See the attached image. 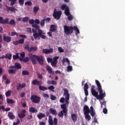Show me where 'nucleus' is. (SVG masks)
Returning a JSON list of instances; mask_svg holds the SVG:
<instances>
[{
	"label": "nucleus",
	"mask_w": 125,
	"mask_h": 125,
	"mask_svg": "<svg viewBox=\"0 0 125 125\" xmlns=\"http://www.w3.org/2000/svg\"><path fill=\"white\" fill-rule=\"evenodd\" d=\"M96 84H97L98 90L99 92V95H98V92H97L95 90V87L94 85H92L91 88V92L92 95L95 97H96L98 100H102L105 96H106V93L105 92L103 93V90H102V86H101V84L100 82L98 80H95Z\"/></svg>",
	"instance_id": "f257e3e1"
},
{
	"label": "nucleus",
	"mask_w": 125,
	"mask_h": 125,
	"mask_svg": "<svg viewBox=\"0 0 125 125\" xmlns=\"http://www.w3.org/2000/svg\"><path fill=\"white\" fill-rule=\"evenodd\" d=\"M32 27L36 30H38V33H34L33 34V37L34 38L35 40H37L38 38V40H41L40 38H41V39H43V40H45V39H46V36L44 35V33L42 32V29H40V26L39 25L36 24H33L32 25Z\"/></svg>",
	"instance_id": "f03ea898"
},
{
	"label": "nucleus",
	"mask_w": 125,
	"mask_h": 125,
	"mask_svg": "<svg viewBox=\"0 0 125 125\" xmlns=\"http://www.w3.org/2000/svg\"><path fill=\"white\" fill-rule=\"evenodd\" d=\"M29 56L30 58L31 62L33 65H36L37 64V61L38 62L40 65L42 66L43 65V57L42 56H37L36 55H33L32 53L29 54Z\"/></svg>",
	"instance_id": "7ed1b4c3"
},
{
	"label": "nucleus",
	"mask_w": 125,
	"mask_h": 125,
	"mask_svg": "<svg viewBox=\"0 0 125 125\" xmlns=\"http://www.w3.org/2000/svg\"><path fill=\"white\" fill-rule=\"evenodd\" d=\"M64 33L66 36H69L74 33V30L76 32L77 34H80V30L78 28L77 26H68V25H64L63 26Z\"/></svg>",
	"instance_id": "20e7f679"
},
{
	"label": "nucleus",
	"mask_w": 125,
	"mask_h": 125,
	"mask_svg": "<svg viewBox=\"0 0 125 125\" xmlns=\"http://www.w3.org/2000/svg\"><path fill=\"white\" fill-rule=\"evenodd\" d=\"M67 105L65 104H63L61 105V108L62 110L58 113V115L59 118H63V117H67V114H68V109H67Z\"/></svg>",
	"instance_id": "39448f33"
},
{
	"label": "nucleus",
	"mask_w": 125,
	"mask_h": 125,
	"mask_svg": "<svg viewBox=\"0 0 125 125\" xmlns=\"http://www.w3.org/2000/svg\"><path fill=\"white\" fill-rule=\"evenodd\" d=\"M8 18H6L3 20V18L0 16V24H3V25H5L6 24H9V25H13V26L16 25V24L15 23V21L14 20H11L9 22H8Z\"/></svg>",
	"instance_id": "423d86ee"
},
{
	"label": "nucleus",
	"mask_w": 125,
	"mask_h": 125,
	"mask_svg": "<svg viewBox=\"0 0 125 125\" xmlns=\"http://www.w3.org/2000/svg\"><path fill=\"white\" fill-rule=\"evenodd\" d=\"M83 110L84 111V114L85 115L86 120H87L88 121H90L91 117L89 116V112H90L89 107H88V106L87 105H85L83 107Z\"/></svg>",
	"instance_id": "0eeeda50"
},
{
	"label": "nucleus",
	"mask_w": 125,
	"mask_h": 125,
	"mask_svg": "<svg viewBox=\"0 0 125 125\" xmlns=\"http://www.w3.org/2000/svg\"><path fill=\"white\" fill-rule=\"evenodd\" d=\"M63 96H64L65 99V103L66 104H69V100H70V94L69 93V91L66 89L63 88Z\"/></svg>",
	"instance_id": "6e6552de"
},
{
	"label": "nucleus",
	"mask_w": 125,
	"mask_h": 125,
	"mask_svg": "<svg viewBox=\"0 0 125 125\" xmlns=\"http://www.w3.org/2000/svg\"><path fill=\"white\" fill-rule=\"evenodd\" d=\"M30 99L32 102H33V103H35V104H38V103H40V102H41V98L38 95H33L31 96Z\"/></svg>",
	"instance_id": "1a4fd4ad"
},
{
	"label": "nucleus",
	"mask_w": 125,
	"mask_h": 125,
	"mask_svg": "<svg viewBox=\"0 0 125 125\" xmlns=\"http://www.w3.org/2000/svg\"><path fill=\"white\" fill-rule=\"evenodd\" d=\"M62 15V12H61V11H57V10H56V9H54L53 16L55 18V19H57V20H59V19H60V18L61 17Z\"/></svg>",
	"instance_id": "9d476101"
},
{
	"label": "nucleus",
	"mask_w": 125,
	"mask_h": 125,
	"mask_svg": "<svg viewBox=\"0 0 125 125\" xmlns=\"http://www.w3.org/2000/svg\"><path fill=\"white\" fill-rule=\"evenodd\" d=\"M43 53L45 54H49V53H52L53 52V49L50 48L49 49H43L42 50Z\"/></svg>",
	"instance_id": "9b49d317"
},
{
	"label": "nucleus",
	"mask_w": 125,
	"mask_h": 125,
	"mask_svg": "<svg viewBox=\"0 0 125 125\" xmlns=\"http://www.w3.org/2000/svg\"><path fill=\"white\" fill-rule=\"evenodd\" d=\"M3 40L5 42H11V37L9 36H5V34L3 35Z\"/></svg>",
	"instance_id": "f8f14e48"
},
{
	"label": "nucleus",
	"mask_w": 125,
	"mask_h": 125,
	"mask_svg": "<svg viewBox=\"0 0 125 125\" xmlns=\"http://www.w3.org/2000/svg\"><path fill=\"white\" fill-rule=\"evenodd\" d=\"M88 84L87 83H85L84 85V91L85 93V95L86 96H87L88 95V91L87 90V89L88 88Z\"/></svg>",
	"instance_id": "ddd939ff"
},
{
	"label": "nucleus",
	"mask_w": 125,
	"mask_h": 125,
	"mask_svg": "<svg viewBox=\"0 0 125 125\" xmlns=\"http://www.w3.org/2000/svg\"><path fill=\"white\" fill-rule=\"evenodd\" d=\"M7 11L8 12L9 11H11V12H14V11H17V9L15 8L14 6L8 7L6 6Z\"/></svg>",
	"instance_id": "4468645a"
},
{
	"label": "nucleus",
	"mask_w": 125,
	"mask_h": 125,
	"mask_svg": "<svg viewBox=\"0 0 125 125\" xmlns=\"http://www.w3.org/2000/svg\"><path fill=\"white\" fill-rule=\"evenodd\" d=\"M26 86V84L23 83L21 84L19 83L17 85V89L18 90H20L21 88H24Z\"/></svg>",
	"instance_id": "2eb2a0df"
},
{
	"label": "nucleus",
	"mask_w": 125,
	"mask_h": 125,
	"mask_svg": "<svg viewBox=\"0 0 125 125\" xmlns=\"http://www.w3.org/2000/svg\"><path fill=\"white\" fill-rule=\"evenodd\" d=\"M89 110H90L89 113H90L91 117H94V116L95 115L96 112H95V111H94L93 106H90Z\"/></svg>",
	"instance_id": "dca6fc26"
},
{
	"label": "nucleus",
	"mask_w": 125,
	"mask_h": 125,
	"mask_svg": "<svg viewBox=\"0 0 125 125\" xmlns=\"http://www.w3.org/2000/svg\"><path fill=\"white\" fill-rule=\"evenodd\" d=\"M46 69L49 74H50V75H54V72L52 71V68H51L49 65H47Z\"/></svg>",
	"instance_id": "f3484780"
},
{
	"label": "nucleus",
	"mask_w": 125,
	"mask_h": 125,
	"mask_svg": "<svg viewBox=\"0 0 125 125\" xmlns=\"http://www.w3.org/2000/svg\"><path fill=\"white\" fill-rule=\"evenodd\" d=\"M32 84L33 85H41V84H42V83H40V81H39L37 79H35L33 80V81L32 82Z\"/></svg>",
	"instance_id": "a211bd4d"
},
{
	"label": "nucleus",
	"mask_w": 125,
	"mask_h": 125,
	"mask_svg": "<svg viewBox=\"0 0 125 125\" xmlns=\"http://www.w3.org/2000/svg\"><path fill=\"white\" fill-rule=\"evenodd\" d=\"M45 114L42 112L37 115V118L39 119V120H42V118H45Z\"/></svg>",
	"instance_id": "6ab92c4d"
},
{
	"label": "nucleus",
	"mask_w": 125,
	"mask_h": 125,
	"mask_svg": "<svg viewBox=\"0 0 125 125\" xmlns=\"http://www.w3.org/2000/svg\"><path fill=\"white\" fill-rule=\"evenodd\" d=\"M8 117L9 118L10 120H14V119H15V116L13 115V113L12 112H8Z\"/></svg>",
	"instance_id": "aec40b11"
},
{
	"label": "nucleus",
	"mask_w": 125,
	"mask_h": 125,
	"mask_svg": "<svg viewBox=\"0 0 125 125\" xmlns=\"http://www.w3.org/2000/svg\"><path fill=\"white\" fill-rule=\"evenodd\" d=\"M15 69H16V70H19V69L22 68V67L21 66V64L18 62L15 63Z\"/></svg>",
	"instance_id": "412c9836"
},
{
	"label": "nucleus",
	"mask_w": 125,
	"mask_h": 125,
	"mask_svg": "<svg viewBox=\"0 0 125 125\" xmlns=\"http://www.w3.org/2000/svg\"><path fill=\"white\" fill-rule=\"evenodd\" d=\"M49 111L50 114H51L52 115H53L54 116H55V115H56V114H57L56 110H55L52 108H50L49 109Z\"/></svg>",
	"instance_id": "4be33fe9"
},
{
	"label": "nucleus",
	"mask_w": 125,
	"mask_h": 125,
	"mask_svg": "<svg viewBox=\"0 0 125 125\" xmlns=\"http://www.w3.org/2000/svg\"><path fill=\"white\" fill-rule=\"evenodd\" d=\"M29 111L31 113H38V109H36L35 107H31L29 108Z\"/></svg>",
	"instance_id": "5701e85b"
},
{
	"label": "nucleus",
	"mask_w": 125,
	"mask_h": 125,
	"mask_svg": "<svg viewBox=\"0 0 125 125\" xmlns=\"http://www.w3.org/2000/svg\"><path fill=\"white\" fill-rule=\"evenodd\" d=\"M64 13L66 16H69V15H71V13H70V10L69 9V7H66V8L64 10Z\"/></svg>",
	"instance_id": "b1692460"
},
{
	"label": "nucleus",
	"mask_w": 125,
	"mask_h": 125,
	"mask_svg": "<svg viewBox=\"0 0 125 125\" xmlns=\"http://www.w3.org/2000/svg\"><path fill=\"white\" fill-rule=\"evenodd\" d=\"M12 58V54L10 53L6 54L5 55V58L8 59L9 60H11V58Z\"/></svg>",
	"instance_id": "393cba45"
},
{
	"label": "nucleus",
	"mask_w": 125,
	"mask_h": 125,
	"mask_svg": "<svg viewBox=\"0 0 125 125\" xmlns=\"http://www.w3.org/2000/svg\"><path fill=\"white\" fill-rule=\"evenodd\" d=\"M71 119L73 122H76L77 120V115L75 114H71Z\"/></svg>",
	"instance_id": "a878e982"
},
{
	"label": "nucleus",
	"mask_w": 125,
	"mask_h": 125,
	"mask_svg": "<svg viewBox=\"0 0 125 125\" xmlns=\"http://www.w3.org/2000/svg\"><path fill=\"white\" fill-rule=\"evenodd\" d=\"M7 104H14V101L12 99H10L9 98H7L6 99Z\"/></svg>",
	"instance_id": "bb28decb"
},
{
	"label": "nucleus",
	"mask_w": 125,
	"mask_h": 125,
	"mask_svg": "<svg viewBox=\"0 0 125 125\" xmlns=\"http://www.w3.org/2000/svg\"><path fill=\"white\" fill-rule=\"evenodd\" d=\"M18 117L20 119H23V118H25L26 117V114L20 113L18 114Z\"/></svg>",
	"instance_id": "cd10ccee"
},
{
	"label": "nucleus",
	"mask_w": 125,
	"mask_h": 125,
	"mask_svg": "<svg viewBox=\"0 0 125 125\" xmlns=\"http://www.w3.org/2000/svg\"><path fill=\"white\" fill-rule=\"evenodd\" d=\"M22 76H29L30 75V72L27 70H23L22 71Z\"/></svg>",
	"instance_id": "c85d7f7f"
},
{
	"label": "nucleus",
	"mask_w": 125,
	"mask_h": 125,
	"mask_svg": "<svg viewBox=\"0 0 125 125\" xmlns=\"http://www.w3.org/2000/svg\"><path fill=\"white\" fill-rule=\"evenodd\" d=\"M55 31H56V28H55V25H51L50 26V32H55Z\"/></svg>",
	"instance_id": "c756f323"
},
{
	"label": "nucleus",
	"mask_w": 125,
	"mask_h": 125,
	"mask_svg": "<svg viewBox=\"0 0 125 125\" xmlns=\"http://www.w3.org/2000/svg\"><path fill=\"white\" fill-rule=\"evenodd\" d=\"M48 122L50 125H53V121L51 118V115L49 116Z\"/></svg>",
	"instance_id": "7c9ffc66"
},
{
	"label": "nucleus",
	"mask_w": 125,
	"mask_h": 125,
	"mask_svg": "<svg viewBox=\"0 0 125 125\" xmlns=\"http://www.w3.org/2000/svg\"><path fill=\"white\" fill-rule=\"evenodd\" d=\"M39 10H40V7H39V6H36L34 7L33 12H34V13H37V12H38Z\"/></svg>",
	"instance_id": "2f4dec72"
},
{
	"label": "nucleus",
	"mask_w": 125,
	"mask_h": 125,
	"mask_svg": "<svg viewBox=\"0 0 125 125\" xmlns=\"http://www.w3.org/2000/svg\"><path fill=\"white\" fill-rule=\"evenodd\" d=\"M65 62H67V63H68V65H70V61H69V59L68 58L63 59L62 64H65Z\"/></svg>",
	"instance_id": "473e14b6"
},
{
	"label": "nucleus",
	"mask_w": 125,
	"mask_h": 125,
	"mask_svg": "<svg viewBox=\"0 0 125 125\" xmlns=\"http://www.w3.org/2000/svg\"><path fill=\"white\" fill-rule=\"evenodd\" d=\"M39 89L40 90H42V91H44V90H47V87L44 86H40Z\"/></svg>",
	"instance_id": "72a5a7b5"
},
{
	"label": "nucleus",
	"mask_w": 125,
	"mask_h": 125,
	"mask_svg": "<svg viewBox=\"0 0 125 125\" xmlns=\"http://www.w3.org/2000/svg\"><path fill=\"white\" fill-rule=\"evenodd\" d=\"M11 90H9L5 93V95L6 97H9L11 95Z\"/></svg>",
	"instance_id": "f704fd0d"
},
{
	"label": "nucleus",
	"mask_w": 125,
	"mask_h": 125,
	"mask_svg": "<svg viewBox=\"0 0 125 125\" xmlns=\"http://www.w3.org/2000/svg\"><path fill=\"white\" fill-rule=\"evenodd\" d=\"M8 73L9 74H16V70H15V69H9L8 70Z\"/></svg>",
	"instance_id": "c9c22d12"
},
{
	"label": "nucleus",
	"mask_w": 125,
	"mask_h": 125,
	"mask_svg": "<svg viewBox=\"0 0 125 125\" xmlns=\"http://www.w3.org/2000/svg\"><path fill=\"white\" fill-rule=\"evenodd\" d=\"M67 70L68 72H72L73 71V67L71 65H68L67 67Z\"/></svg>",
	"instance_id": "e433bc0d"
},
{
	"label": "nucleus",
	"mask_w": 125,
	"mask_h": 125,
	"mask_svg": "<svg viewBox=\"0 0 125 125\" xmlns=\"http://www.w3.org/2000/svg\"><path fill=\"white\" fill-rule=\"evenodd\" d=\"M67 7H69L68 6H67L66 4H62L61 6V8L62 10H65Z\"/></svg>",
	"instance_id": "4c0bfd02"
},
{
	"label": "nucleus",
	"mask_w": 125,
	"mask_h": 125,
	"mask_svg": "<svg viewBox=\"0 0 125 125\" xmlns=\"http://www.w3.org/2000/svg\"><path fill=\"white\" fill-rule=\"evenodd\" d=\"M24 49H26V50L28 51V52H30L31 48H30L29 44H27L26 46H25Z\"/></svg>",
	"instance_id": "58836bf2"
},
{
	"label": "nucleus",
	"mask_w": 125,
	"mask_h": 125,
	"mask_svg": "<svg viewBox=\"0 0 125 125\" xmlns=\"http://www.w3.org/2000/svg\"><path fill=\"white\" fill-rule=\"evenodd\" d=\"M9 1H11L10 3V5H11V6H13V5H14L15 4V3H16V1L17 0H9Z\"/></svg>",
	"instance_id": "ea45409f"
},
{
	"label": "nucleus",
	"mask_w": 125,
	"mask_h": 125,
	"mask_svg": "<svg viewBox=\"0 0 125 125\" xmlns=\"http://www.w3.org/2000/svg\"><path fill=\"white\" fill-rule=\"evenodd\" d=\"M30 20V18L28 17H25L23 18L22 21L23 22H28Z\"/></svg>",
	"instance_id": "a19ab883"
},
{
	"label": "nucleus",
	"mask_w": 125,
	"mask_h": 125,
	"mask_svg": "<svg viewBox=\"0 0 125 125\" xmlns=\"http://www.w3.org/2000/svg\"><path fill=\"white\" fill-rule=\"evenodd\" d=\"M13 59H14V60H17V59H19V55L17 54L16 55H13Z\"/></svg>",
	"instance_id": "79ce46f5"
},
{
	"label": "nucleus",
	"mask_w": 125,
	"mask_h": 125,
	"mask_svg": "<svg viewBox=\"0 0 125 125\" xmlns=\"http://www.w3.org/2000/svg\"><path fill=\"white\" fill-rule=\"evenodd\" d=\"M50 99L51 100H56V99H57V98L56 97V96L53 95V94H51Z\"/></svg>",
	"instance_id": "37998d69"
},
{
	"label": "nucleus",
	"mask_w": 125,
	"mask_h": 125,
	"mask_svg": "<svg viewBox=\"0 0 125 125\" xmlns=\"http://www.w3.org/2000/svg\"><path fill=\"white\" fill-rule=\"evenodd\" d=\"M30 52L31 51H37L38 50V47H30Z\"/></svg>",
	"instance_id": "c03bdc74"
},
{
	"label": "nucleus",
	"mask_w": 125,
	"mask_h": 125,
	"mask_svg": "<svg viewBox=\"0 0 125 125\" xmlns=\"http://www.w3.org/2000/svg\"><path fill=\"white\" fill-rule=\"evenodd\" d=\"M60 102L61 103H64V102H66V99L64 98V97L61 98L60 100Z\"/></svg>",
	"instance_id": "a18cd8bd"
},
{
	"label": "nucleus",
	"mask_w": 125,
	"mask_h": 125,
	"mask_svg": "<svg viewBox=\"0 0 125 125\" xmlns=\"http://www.w3.org/2000/svg\"><path fill=\"white\" fill-rule=\"evenodd\" d=\"M67 19H68V21H72V20H73V19H74V17H73V16L72 15H70L67 17Z\"/></svg>",
	"instance_id": "49530a36"
},
{
	"label": "nucleus",
	"mask_w": 125,
	"mask_h": 125,
	"mask_svg": "<svg viewBox=\"0 0 125 125\" xmlns=\"http://www.w3.org/2000/svg\"><path fill=\"white\" fill-rule=\"evenodd\" d=\"M25 5H29V6H31L32 4H33V3L31 1H27L24 3Z\"/></svg>",
	"instance_id": "de8ad7c7"
},
{
	"label": "nucleus",
	"mask_w": 125,
	"mask_h": 125,
	"mask_svg": "<svg viewBox=\"0 0 125 125\" xmlns=\"http://www.w3.org/2000/svg\"><path fill=\"white\" fill-rule=\"evenodd\" d=\"M25 41V39H21L18 40L19 43H20L21 44H23L24 43V42Z\"/></svg>",
	"instance_id": "09e8293b"
},
{
	"label": "nucleus",
	"mask_w": 125,
	"mask_h": 125,
	"mask_svg": "<svg viewBox=\"0 0 125 125\" xmlns=\"http://www.w3.org/2000/svg\"><path fill=\"white\" fill-rule=\"evenodd\" d=\"M30 60V58L29 57H26L24 59H23V62L24 63H27V62H29V61Z\"/></svg>",
	"instance_id": "8fccbe9b"
},
{
	"label": "nucleus",
	"mask_w": 125,
	"mask_h": 125,
	"mask_svg": "<svg viewBox=\"0 0 125 125\" xmlns=\"http://www.w3.org/2000/svg\"><path fill=\"white\" fill-rule=\"evenodd\" d=\"M44 22H45V20L43 19L42 20H41L40 22L41 26H44V24H45Z\"/></svg>",
	"instance_id": "3c124183"
},
{
	"label": "nucleus",
	"mask_w": 125,
	"mask_h": 125,
	"mask_svg": "<svg viewBox=\"0 0 125 125\" xmlns=\"http://www.w3.org/2000/svg\"><path fill=\"white\" fill-rule=\"evenodd\" d=\"M57 64V62H51V65L53 66V67H56V64Z\"/></svg>",
	"instance_id": "603ef678"
},
{
	"label": "nucleus",
	"mask_w": 125,
	"mask_h": 125,
	"mask_svg": "<svg viewBox=\"0 0 125 125\" xmlns=\"http://www.w3.org/2000/svg\"><path fill=\"white\" fill-rule=\"evenodd\" d=\"M48 88V89H49V90H52V91H54V90H53L55 89V87H54L53 85H51V86H49Z\"/></svg>",
	"instance_id": "864d4df0"
},
{
	"label": "nucleus",
	"mask_w": 125,
	"mask_h": 125,
	"mask_svg": "<svg viewBox=\"0 0 125 125\" xmlns=\"http://www.w3.org/2000/svg\"><path fill=\"white\" fill-rule=\"evenodd\" d=\"M58 124V120L56 118H54V125H57Z\"/></svg>",
	"instance_id": "5fc2aeb1"
},
{
	"label": "nucleus",
	"mask_w": 125,
	"mask_h": 125,
	"mask_svg": "<svg viewBox=\"0 0 125 125\" xmlns=\"http://www.w3.org/2000/svg\"><path fill=\"white\" fill-rule=\"evenodd\" d=\"M42 96L43 97H44V98H46L47 99H48V98H49V95H48V94L46 93L43 94Z\"/></svg>",
	"instance_id": "6e6d98bb"
},
{
	"label": "nucleus",
	"mask_w": 125,
	"mask_h": 125,
	"mask_svg": "<svg viewBox=\"0 0 125 125\" xmlns=\"http://www.w3.org/2000/svg\"><path fill=\"white\" fill-rule=\"evenodd\" d=\"M36 74H37V76L38 77V79H40V80H42V75L40 74V73H37Z\"/></svg>",
	"instance_id": "4d7b16f0"
},
{
	"label": "nucleus",
	"mask_w": 125,
	"mask_h": 125,
	"mask_svg": "<svg viewBox=\"0 0 125 125\" xmlns=\"http://www.w3.org/2000/svg\"><path fill=\"white\" fill-rule=\"evenodd\" d=\"M29 23L31 25H34V23H35V21L33 19L30 20L29 21Z\"/></svg>",
	"instance_id": "13d9d810"
},
{
	"label": "nucleus",
	"mask_w": 125,
	"mask_h": 125,
	"mask_svg": "<svg viewBox=\"0 0 125 125\" xmlns=\"http://www.w3.org/2000/svg\"><path fill=\"white\" fill-rule=\"evenodd\" d=\"M58 50L59 52H61V53L64 52V49H63V48H62V47H58Z\"/></svg>",
	"instance_id": "bf43d9fd"
},
{
	"label": "nucleus",
	"mask_w": 125,
	"mask_h": 125,
	"mask_svg": "<svg viewBox=\"0 0 125 125\" xmlns=\"http://www.w3.org/2000/svg\"><path fill=\"white\" fill-rule=\"evenodd\" d=\"M19 3L20 5H23L24 4V0H19Z\"/></svg>",
	"instance_id": "052dcab7"
},
{
	"label": "nucleus",
	"mask_w": 125,
	"mask_h": 125,
	"mask_svg": "<svg viewBox=\"0 0 125 125\" xmlns=\"http://www.w3.org/2000/svg\"><path fill=\"white\" fill-rule=\"evenodd\" d=\"M58 59H59V57H54L53 58V61L58 63L57 60H58Z\"/></svg>",
	"instance_id": "680f3d73"
},
{
	"label": "nucleus",
	"mask_w": 125,
	"mask_h": 125,
	"mask_svg": "<svg viewBox=\"0 0 125 125\" xmlns=\"http://www.w3.org/2000/svg\"><path fill=\"white\" fill-rule=\"evenodd\" d=\"M103 112L104 114H107L108 113V110L106 108H104Z\"/></svg>",
	"instance_id": "e2e57ef3"
},
{
	"label": "nucleus",
	"mask_w": 125,
	"mask_h": 125,
	"mask_svg": "<svg viewBox=\"0 0 125 125\" xmlns=\"http://www.w3.org/2000/svg\"><path fill=\"white\" fill-rule=\"evenodd\" d=\"M13 43L15 45H18V44H19V42L18 41H13Z\"/></svg>",
	"instance_id": "0e129e2a"
},
{
	"label": "nucleus",
	"mask_w": 125,
	"mask_h": 125,
	"mask_svg": "<svg viewBox=\"0 0 125 125\" xmlns=\"http://www.w3.org/2000/svg\"><path fill=\"white\" fill-rule=\"evenodd\" d=\"M19 37H20V38H21L22 39H26L27 38V36H26V35H20Z\"/></svg>",
	"instance_id": "69168bd1"
},
{
	"label": "nucleus",
	"mask_w": 125,
	"mask_h": 125,
	"mask_svg": "<svg viewBox=\"0 0 125 125\" xmlns=\"http://www.w3.org/2000/svg\"><path fill=\"white\" fill-rule=\"evenodd\" d=\"M47 61L48 63H50L51 62H52V59L50 58H48L47 59Z\"/></svg>",
	"instance_id": "338daca9"
},
{
	"label": "nucleus",
	"mask_w": 125,
	"mask_h": 125,
	"mask_svg": "<svg viewBox=\"0 0 125 125\" xmlns=\"http://www.w3.org/2000/svg\"><path fill=\"white\" fill-rule=\"evenodd\" d=\"M34 23H35L36 24H39L40 23V20H39V19H36L34 21Z\"/></svg>",
	"instance_id": "774afa93"
}]
</instances>
